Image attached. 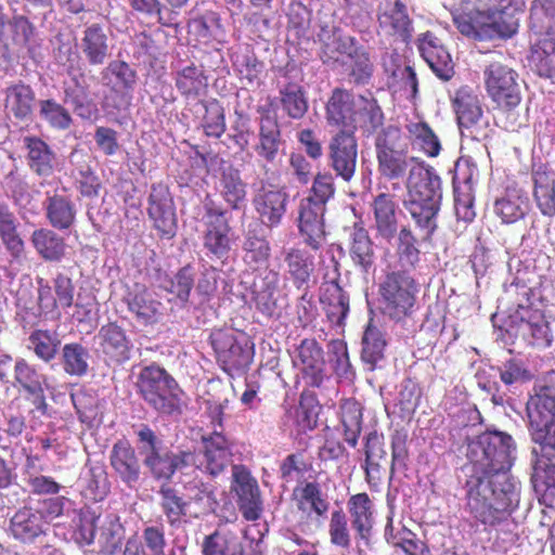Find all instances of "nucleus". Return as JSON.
Instances as JSON below:
<instances>
[{"label": "nucleus", "mask_w": 555, "mask_h": 555, "mask_svg": "<svg viewBox=\"0 0 555 555\" xmlns=\"http://www.w3.org/2000/svg\"><path fill=\"white\" fill-rule=\"evenodd\" d=\"M516 444L503 431L488 430L467 448L466 506L483 526L505 522L518 507L520 483L511 474Z\"/></svg>", "instance_id": "1"}, {"label": "nucleus", "mask_w": 555, "mask_h": 555, "mask_svg": "<svg viewBox=\"0 0 555 555\" xmlns=\"http://www.w3.org/2000/svg\"><path fill=\"white\" fill-rule=\"evenodd\" d=\"M408 196L404 207L416 227L430 240L437 230V215L440 210L441 180L431 167L417 163L410 168L406 180Z\"/></svg>", "instance_id": "2"}, {"label": "nucleus", "mask_w": 555, "mask_h": 555, "mask_svg": "<svg viewBox=\"0 0 555 555\" xmlns=\"http://www.w3.org/2000/svg\"><path fill=\"white\" fill-rule=\"evenodd\" d=\"M137 393L160 415L182 413L184 391L176 378L163 366L153 362L143 366L137 375Z\"/></svg>", "instance_id": "3"}, {"label": "nucleus", "mask_w": 555, "mask_h": 555, "mask_svg": "<svg viewBox=\"0 0 555 555\" xmlns=\"http://www.w3.org/2000/svg\"><path fill=\"white\" fill-rule=\"evenodd\" d=\"M418 292V283L409 271L386 272L377 289L382 313L397 323L411 318L417 307Z\"/></svg>", "instance_id": "4"}, {"label": "nucleus", "mask_w": 555, "mask_h": 555, "mask_svg": "<svg viewBox=\"0 0 555 555\" xmlns=\"http://www.w3.org/2000/svg\"><path fill=\"white\" fill-rule=\"evenodd\" d=\"M208 343L219 367L230 377L245 374L255 357V344L245 332L233 327L211 330Z\"/></svg>", "instance_id": "5"}, {"label": "nucleus", "mask_w": 555, "mask_h": 555, "mask_svg": "<svg viewBox=\"0 0 555 555\" xmlns=\"http://www.w3.org/2000/svg\"><path fill=\"white\" fill-rule=\"evenodd\" d=\"M140 452L144 456L143 463L153 479L169 483L176 472L189 468L194 464V455L191 450L172 452L162 450L160 440L146 424H141L138 431Z\"/></svg>", "instance_id": "6"}, {"label": "nucleus", "mask_w": 555, "mask_h": 555, "mask_svg": "<svg viewBox=\"0 0 555 555\" xmlns=\"http://www.w3.org/2000/svg\"><path fill=\"white\" fill-rule=\"evenodd\" d=\"M486 90L490 99L503 109L511 111L521 101L518 75L509 66L494 61L483 72Z\"/></svg>", "instance_id": "7"}, {"label": "nucleus", "mask_w": 555, "mask_h": 555, "mask_svg": "<svg viewBox=\"0 0 555 555\" xmlns=\"http://www.w3.org/2000/svg\"><path fill=\"white\" fill-rule=\"evenodd\" d=\"M460 129L474 140L488 138L489 122L483 120V111L477 90L468 86L460 87L452 99Z\"/></svg>", "instance_id": "8"}, {"label": "nucleus", "mask_w": 555, "mask_h": 555, "mask_svg": "<svg viewBox=\"0 0 555 555\" xmlns=\"http://www.w3.org/2000/svg\"><path fill=\"white\" fill-rule=\"evenodd\" d=\"M201 444L198 453L192 451L195 459L191 467L211 477L219 476L232 463V442L222 433L214 430L201 436Z\"/></svg>", "instance_id": "9"}, {"label": "nucleus", "mask_w": 555, "mask_h": 555, "mask_svg": "<svg viewBox=\"0 0 555 555\" xmlns=\"http://www.w3.org/2000/svg\"><path fill=\"white\" fill-rule=\"evenodd\" d=\"M289 195L285 186L261 180L255 189L251 205L258 220L268 229L282 223L286 214Z\"/></svg>", "instance_id": "10"}, {"label": "nucleus", "mask_w": 555, "mask_h": 555, "mask_svg": "<svg viewBox=\"0 0 555 555\" xmlns=\"http://www.w3.org/2000/svg\"><path fill=\"white\" fill-rule=\"evenodd\" d=\"M147 215L162 240H171L177 234L176 205L167 184L153 183L147 198Z\"/></svg>", "instance_id": "11"}, {"label": "nucleus", "mask_w": 555, "mask_h": 555, "mask_svg": "<svg viewBox=\"0 0 555 555\" xmlns=\"http://www.w3.org/2000/svg\"><path fill=\"white\" fill-rule=\"evenodd\" d=\"M291 500L297 514L296 524L301 530L324 518L330 509V502L318 481H305L295 487Z\"/></svg>", "instance_id": "12"}, {"label": "nucleus", "mask_w": 555, "mask_h": 555, "mask_svg": "<svg viewBox=\"0 0 555 555\" xmlns=\"http://www.w3.org/2000/svg\"><path fill=\"white\" fill-rule=\"evenodd\" d=\"M259 131L258 142L254 146L266 175H268V165H274L279 158L280 146L282 144V131L278 120V115L269 106H258Z\"/></svg>", "instance_id": "13"}, {"label": "nucleus", "mask_w": 555, "mask_h": 555, "mask_svg": "<svg viewBox=\"0 0 555 555\" xmlns=\"http://www.w3.org/2000/svg\"><path fill=\"white\" fill-rule=\"evenodd\" d=\"M377 33L393 42L408 43L413 34V23L406 5L401 0H385L377 12Z\"/></svg>", "instance_id": "14"}, {"label": "nucleus", "mask_w": 555, "mask_h": 555, "mask_svg": "<svg viewBox=\"0 0 555 555\" xmlns=\"http://www.w3.org/2000/svg\"><path fill=\"white\" fill-rule=\"evenodd\" d=\"M232 491L237 496L238 509L247 521H255L262 514V500L256 478L250 470L242 464L232 466Z\"/></svg>", "instance_id": "15"}, {"label": "nucleus", "mask_w": 555, "mask_h": 555, "mask_svg": "<svg viewBox=\"0 0 555 555\" xmlns=\"http://www.w3.org/2000/svg\"><path fill=\"white\" fill-rule=\"evenodd\" d=\"M121 301L140 324L152 325L162 315V302L142 283H125L122 285Z\"/></svg>", "instance_id": "16"}, {"label": "nucleus", "mask_w": 555, "mask_h": 555, "mask_svg": "<svg viewBox=\"0 0 555 555\" xmlns=\"http://www.w3.org/2000/svg\"><path fill=\"white\" fill-rule=\"evenodd\" d=\"M358 142L353 130H340L328 144V162L337 177L350 182L356 173Z\"/></svg>", "instance_id": "17"}, {"label": "nucleus", "mask_w": 555, "mask_h": 555, "mask_svg": "<svg viewBox=\"0 0 555 555\" xmlns=\"http://www.w3.org/2000/svg\"><path fill=\"white\" fill-rule=\"evenodd\" d=\"M68 82L63 83L64 103L70 104L74 113L83 120H91L99 114L98 105L90 94V85L85 72L79 67L68 66Z\"/></svg>", "instance_id": "18"}, {"label": "nucleus", "mask_w": 555, "mask_h": 555, "mask_svg": "<svg viewBox=\"0 0 555 555\" xmlns=\"http://www.w3.org/2000/svg\"><path fill=\"white\" fill-rule=\"evenodd\" d=\"M293 362L310 387H321L325 377V359L323 348L314 338L300 341Z\"/></svg>", "instance_id": "19"}, {"label": "nucleus", "mask_w": 555, "mask_h": 555, "mask_svg": "<svg viewBox=\"0 0 555 555\" xmlns=\"http://www.w3.org/2000/svg\"><path fill=\"white\" fill-rule=\"evenodd\" d=\"M374 229L377 237L390 242L399 231V218L402 210L396 194L380 192L371 202Z\"/></svg>", "instance_id": "20"}, {"label": "nucleus", "mask_w": 555, "mask_h": 555, "mask_svg": "<svg viewBox=\"0 0 555 555\" xmlns=\"http://www.w3.org/2000/svg\"><path fill=\"white\" fill-rule=\"evenodd\" d=\"M100 352L114 364H124L131 358L133 344L126 330L116 321L102 325L95 335Z\"/></svg>", "instance_id": "21"}, {"label": "nucleus", "mask_w": 555, "mask_h": 555, "mask_svg": "<svg viewBox=\"0 0 555 555\" xmlns=\"http://www.w3.org/2000/svg\"><path fill=\"white\" fill-rule=\"evenodd\" d=\"M365 481L370 489L378 491L386 472L384 463L387 462L388 452L385 448V437L376 429L367 433L363 438Z\"/></svg>", "instance_id": "22"}, {"label": "nucleus", "mask_w": 555, "mask_h": 555, "mask_svg": "<svg viewBox=\"0 0 555 555\" xmlns=\"http://www.w3.org/2000/svg\"><path fill=\"white\" fill-rule=\"evenodd\" d=\"M102 79L111 91L119 94L124 107H129L139 80L137 70L126 61L114 60L102 70Z\"/></svg>", "instance_id": "23"}, {"label": "nucleus", "mask_w": 555, "mask_h": 555, "mask_svg": "<svg viewBox=\"0 0 555 555\" xmlns=\"http://www.w3.org/2000/svg\"><path fill=\"white\" fill-rule=\"evenodd\" d=\"M418 50L433 72L442 80H449L454 75V64L450 53L433 33L426 31L418 38Z\"/></svg>", "instance_id": "24"}, {"label": "nucleus", "mask_w": 555, "mask_h": 555, "mask_svg": "<svg viewBox=\"0 0 555 555\" xmlns=\"http://www.w3.org/2000/svg\"><path fill=\"white\" fill-rule=\"evenodd\" d=\"M531 482L539 502L546 507H555V459L533 450Z\"/></svg>", "instance_id": "25"}, {"label": "nucleus", "mask_w": 555, "mask_h": 555, "mask_svg": "<svg viewBox=\"0 0 555 555\" xmlns=\"http://www.w3.org/2000/svg\"><path fill=\"white\" fill-rule=\"evenodd\" d=\"M325 210L326 207L315 204L312 199H302L299 205V232L305 237V243L314 250L321 247L325 236Z\"/></svg>", "instance_id": "26"}, {"label": "nucleus", "mask_w": 555, "mask_h": 555, "mask_svg": "<svg viewBox=\"0 0 555 555\" xmlns=\"http://www.w3.org/2000/svg\"><path fill=\"white\" fill-rule=\"evenodd\" d=\"M526 412L529 427L540 426L555 417V383L547 379L537 383L527 401Z\"/></svg>", "instance_id": "27"}, {"label": "nucleus", "mask_w": 555, "mask_h": 555, "mask_svg": "<svg viewBox=\"0 0 555 555\" xmlns=\"http://www.w3.org/2000/svg\"><path fill=\"white\" fill-rule=\"evenodd\" d=\"M384 121L383 108L372 92L357 96L352 128L350 130L354 132L359 128L362 135L369 138L377 133L383 127Z\"/></svg>", "instance_id": "28"}, {"label": "nucleus", "mask_w": 555, "mask_h": 555, "mask_svg": "<svg viewBox=\"0 0 555 555\" xmlns=\"http://www.w3.org/2000/svg\"><path fill=\"white\" fill-rule=\"evenodd\" d=\"M357 96L344 88H335L325 105V118L330 127L340 130L352 128Z\"/></svg>", "instance_id": "29"}, {"label": "nucleus", "mask_w": 555, "mask_h": 555, "mask_svg": "<svg viewBox=\"0 0 555 555\" xmlns=\"http://www.w3.org/2000/svg\"><path fill=\"white\" fill-rule=\"evenodd\" d=\"M175 87L186 101L199 100L209 88V78L203 65L191 63L173 73Z\"/></svg>", "instance_id": "30"}, {"label": "nucleus", "mask_w": 555, "mask_h": 555, "mask_svg": "<svg viewBox=\"0 0 555 555\" xmlns=\"http://www.w3.org/2000/svg\"><path fill=\"white\" fill-rule=\"evenodd\" d=\"M320 302L328 322L341 326L349 312V297L338 283V279L323 282L320 288Z\"/></svg>", "instance_id": "31"}, {"label": "nucleus", "mask_w": 555, "mask_h": 555, "mask_svg": "<svg viewBox=\"0 0 555 555\" xmlns=\"http://www.w3.org/2000/svg\"><path fill=\"white\" fill-rule=\"evenodd\" d=\"M23 143L27 151L26 160L29 169L41 178L52 176L56 166V155L51 146L36 135L24 137Z\"/></svg>", "instance_id": "32"}, {"label": "nucleus", "mask_w": 555, "mask_h": 555, "mask_svg": "<svg viewBox=\"0 0 555 555\" xmlns=\"http://www.w3.org/2000/svg\"><path fill=\"white\" fill-rule=\"evenodd\" d=\"M109 463L118 477L129 487L139 481L140 463L129 441L118 440L114 443L109 454Z\"/></svg>", "instance_id": "33"}, {"label": "nucleus", "mask_w": 555, "mask_h": 555, "mask_svg": "<svg viewBox=\"0 0 555 555\" xmlns=\"http://www.w3.org/2000/svg\"><path fill=\"white\" fill-rule=\"evenodd\" d=\"M34 102L35 91L22 80L11 83L4 90V111L16 120L26 121L30 119Z\"/></svg>", "instance_id": "34"}, {"label": "nucleus", "mask_w": 555, "mask_h": 555, "mask_svg": "<svg viewBox=\"0 0 555 555\" xmlns=\"http://www.w3.org/2000/svg\"><path fill=\"white\" fill-rule=\"evenodd\" d=\"M81 51L91 66L103 65L109 56V39L103 25L93 23L82 31Z\"/></svg>", "instance_id": "35"}, {"label": "nucleus", "mask_w": 555, "mask_h": 555, "mask_svg": "<svg viewBox=\"0 0 555 555\" xmlns=\"http://www.w3.org/2000/svg\"><path fill=\"white\" fill-rule=\"evenodd\" d=\"M318 37L321 43L319 55L324 64L338 62L340 55H351L360 46L354 37L344 35L339 29H323Z\"/></svg>", "instance_id": "36"}, {"label": "nucleus", "mask_w": 555, "mask_h": 555, "mask_svg": "<svg viewBox=\"0 0 555 555\" xmlns=\"http://www.w3.org/2000/svg\"><path fill=\"white\" fill-rule=\"evenodd\" d=\"M10 528L15 539L30 543L46 533L48 522L37 509L24 506L12 517Z\"/></svg>", "instance_id": "37"}, {"label": "nucleus", "mask_w": 555, "mask_h": 555, "mask_svg": "<svg viewBox=\"0 0 555 555\" xmlns=\"http://www.w3.org/2000/svg\"><path fill=\"white\" fill-rule=\"evenodd\" d=\"M351 525L361 540L367 541L374 525V504L366 492L351 495L347 502Z\"/></svg>", "instance_id": "38"}, {"label": "nucleus", "mask_w": 555, "mask_h": 555, "mask_svg": "<svg viewBox=\"0 0 555 555\" xmlns=\"http://www.w3.org/2000/svg\"><path fill=\"white\" fill-rule=\"evenodd\" d=\"M46 218L52 229L69 230L76 223L77 208L72 198L64 194L48 195L44 202Z\"/></svg>", "instance_id": "39"}, {"label": "nucleus", "mask_w": 555, "mask_h": 555, "mask_svg": "<svg viewBox=\"0 0 555 555\" xmlns=\"http://www.w3.org/2000/svg\"><path fill=\"white\" fill-rule=\"evenodd\" d=\"M217 190L233 210L240 209L246 202L247 184L241 171L232 165L221 169Z\"/></svg>", "instance_id": "40"}, {"label": "nucleus", "mask_w": 555, "mask_h": 555, "mask_svg": "<svg viewBox=\"0 0 555 555\" xmlns=\"http://www.w3.org/2000/svg\"><path fill=\"white\" fill-rule=\"evenodd\" d=\"M46 376L38 369L30 364L26 359L18 358L14 364V386L35 397L39 401V406L46 408L43 384Z\"/></svg>", "instance_id": "41"}, {"label": "nucleus", "mask_w": 555, "mask_h": 555, "mask_svg": "<svg viewBox=\"0 0 555 555\" xmlns=\"http://www.w3.org/2000/svg\"><path fill=\"white\" fill-rule=\"evenodd\" d=\"M202 553L203 555H261L256 550L246 552L235 532L219 529L204 538Z\"/></svg>", "instance_id": "42"}, {"label": "nucleus", "mask_w": 555, "mask_h": 555, "mask_svg": "<svg viewBox=\"0 0 555 555\" xmlns=\"http://www.w3.org/2000/svg\"><path fill=\"white\" fill-rule=\"evenodd\" d=\"M530 204L526 192L518 188H507L505 193L494 202V214L503 223H514L522 219Z\"/></svg>", "instance_id": "43"}, {"label": "nucleus", "mask_w": 555, "mask_h": 555, "mask_svg": "<svg viewBox=\"0 0 555 555\" xmlns=\"http://www.w3.org/2000/svg\"><path fill=\"white\" fill-rule=\"evenodd\" d=\"M533 197L541 214L555 216V172L545 166L532 171Z\"/></svg>", "instance_id": "44"}, {"label": "nucleus", "mask_w": 555, "mask_h": 555, "mask_svg": "<svg viewBox=\"0 0 555 555\" xmlns=\"http://www.w3.org/2000/svg\"><path fill=\"white\" fill-rule=\"evenodd\" d=\"M30 243L44 261L59 262L66 255V242L54 230L40 228L33 231Z\"/></svg>", "instance_id": "45"}, {"label": "nucleus", "mask_w": 555, "mask_h": 555, "mask_svg": "<svg viewBox=\"0 0 555 555\" xmlns=\"http://www.w3.org/2000/svg\"><path fill=\"white\" fill-rule=\"evenodd\" d=\"M349 255L353 263L365 273L375 263L374 243L362 222H356L350 234Z\"/></svg>", "instance_id": "46"}, {"label": "nucleus", "mask_w": 555, "mask_h": 555, "mask_svg": "<svg viewBox=\"0 0 555 555\" xmlns=\"http://www.w3.org/2000/svg\"><path fill=\"white\" fill-rule=\"evenodd\" d=\"M279 287V273L270 270L259 280L253 284V301L258 311L262 314L272 317L278 310V289Z\"/></svg>", "instance_id": "47"}, {"label": "nucleus", "mask_w": 555, "mask_h": 555, "mask_svg": "<svg viewBox=\"0 0 555 555\" xmlns=\"http://www.w3.org/2000/svg\"><path fill=\"white\" fill-rule=\"evenodd\" d=\"M528 61L540 77L555 76V37H535Z\"/></svg>", "instance_id": "48"}, {"label": "nucleus", "mask_w": 555, "mask_h": 555, "mask_svg": "<svg viewBox=\"0 0 555 555\" xmlns=\"http://www.w3.org/2000/svg\"><path fill=\"white\" fill-rule=\"evenodd\" d=\"M0 240L13 260H21L25 244L17 231V221L8 205L0 204Z\"/></svg>", "instance_id": "49"}, {"label": "nucleus", "mask_w": 555, "mask_h": 555, "mask_svg": "<svg viewBox=\"0 0 555 555\" xmlns=\"http://www.w3.org/2000/svg\"><path fill=\"white\" fill-rule=\"evenodd\" d=\"M286 272L297 288L307 285L313 273V257L300 248H289L284 257Z\"/></svg>", "instance_id": "50"}, {"label": "nucleus", "mask_w": 555, "mask_h": 555, "mask_svg": "<svg viewBox=\"0 0 555 555\" xmlns=\"http://www.w3.org/2000/svg\"><path fill=\"white\" fill-rule=\"evenodd\" d=\"M530 30L534 37H555V0H533Z\"/></svg>", "instance_id": "51"}, {"label": "nucleus", "mask_w": 555, "mask_h": 555, "mask_svg": "<svg viewBox=\"0 0 555 555\" xmlns=\"http://www.w3.org/2000/svg\"><path fill=\"white\" fill-rule=\"evenodd\" d=\"M396 256L401 270H413L421 260L418 240L408 225L402 227L395 236Z\"/></svg>", "instance_id": "52"}, {"label": "nucleus", "mask_w": 555, "mask_h": 555, "mask_svg": "<svg viewBox=\"0 0 555 555\" xmlns=\"http://www.w3.org/2000/svg\"><path fill=\"white\" fill-rule=\"evenodd\" d=\"M232 228L230 224L205 227L203 246L207 256L216 259H227L232 248Z\"/></svg>", "instance_id": "53"}, {"label": "nucleus", "mask_w": 555, "mask_h": 555, "mask_svg": "<svg viewBox=\"0 0 555 555\" xmlns=\"http://www.w3.org/2000/svg\"><path fill=\"white\" fill-rule=\"evenodd\" d=\"M362 408L354 399H345L340 404V422L345 441L356 448L362 431Z\"/></svg>", "instance_id": "54"}, {"label": "nucleus", "mask_w": 555, "mask_h": 555, "mask_svg": "<svg viewBox=\"0 0 555 555\" xmlns=\"http://www.w3.org/2000/svg\"><path fill=\"white\" fill-rule=\"evenodd\" d=\"M405 128L412 145L417 146L426 156L437 157L440 154L441 142L426 121H411Z\"/></svg>", "instance_id": "55"}, {"label": "nucleus", "mask_w": 555, "mask_h": 555, "mask_svg": "<svg viewBox=\"0 0 555 555\" xmlns=\"http://www.w3.org/2000/svg\"><path fill=\"white\" fill-rule=\"evenodd\" d=\"M386 346L387 343L383 332L371 321L363 333L361 350V359L370 365L371 371L375 370L377 363L385 358Z\"/></svg>", "instance_id": "56"}, {"label": "nucleus", "mask_w": 555, "mask_h": 555, "mask_svg": "<svg viewBox=\"0 0 555 555\" xmlns=\"http://www.w3.org/2000/svg\"><path fill=\"white\" fill-rule=\"evenodd\" d=\"M409 150H398L391 153L376 155L377 170L387 180H397L405 176L412 166L410 162L415 160L409 157Z\"/></svg>", "instance_id": "57"}, {"label": "nucleus", "mask_w": 555, "mask_h": 555, "mask_svg": "<svg viewBox=\"0 0 555 555\" xmlns=\"http://www.w3.org/2000/svg\"><path fill=\"white\" fill-rule=\"evenodd\" d=\"M280 102L289 118L301 119L308 112L306 92L298 82L288 81L280 89Z\"/></svg>", "instance_id": "58"}, {"label": "nucleus", "mask_w": 555, "mask_h": 555, "mask_svg": "<svg viewBox=\"0 0 555 555\" xmlns=\"http://www.w3.org/2000/svg\"><path fill=\"white\" fill-rule=\"evenodd\" d=\"M271 246L264 235L249 231L243 242V260L251 269H258L268 263Z\"/></svg>", "instance_id": "59"}, {"label": "nucleus", "mask_w": 555, "mask_h": 555, "mask_svg": "<svg viewBox=\"0 0 555 555\" xmlns=\"http://www.w3.org/2000/svg\"><path fill=\"white\" fill-rule=\"evenodd\" d=\"M204 115L201 126L206 137L220 139L227 130L225 111L217 99L202 100Z\"/></svg>", "instance_id": "60"}, {"label": "nucleus", "mask_w": 555, "mask_h": 555, "mask_svg": "<svg viewBox=\"0 0 555 555\" xmlns=\"http://www.w3.org/2000/svg\"><path fill=\"white\" fill-rule=\"evenodd\" d=\"M385 539L392 546L402 548L406 555H421L424 551V543L416 533L404 526L396 528L391 517L385 527Z\"/></svg>", "instance_id": "61"}, {"label": "nucleus", "mask_w": 555, "mask_h": 555, "mask_svg": "<svg viewBox=\"0 0 555 555\" xmlns=\"http://www.w3.org/2000/svg\"><path fill=\"white\" fill-rule=\"evenodd\" d=\"M160 508L171 527L179 526L182 517L186 515L188 502L179 495L178 491L169 483L159 487Z\"/></svg>", "instance_id": "62"}, {"label": "nucleus", "mask_w": 555, "mask_h": 555, "mask_svg": "<svg viewBox=\"0 0 555 555\" xmlns=\"http://www.w3.org/2000/svg\"><path fill=\"white\" fill-rule=\"evenodd\" d=\"M348 57L350 59L349 81L354 86L369 85L373 78L375 66L367 49L360 44Z\"/></svg>", "instance_id": "63"}, {"label": "nucleus", "mask_w": 555, "mask_h": 555, "mask_svg": "<svg viewBox=\"0 0 555 555\" xmlns=\"http://www.w3.org/2000/svg\"><path fill=\"white\" fill-rule=\"evenodd\" d=\"M88 349L79 343L65 344L62 349L63 370L70 376H85L89 371Z\"/></svg>", "instance_id": "64"}]
</instances>
